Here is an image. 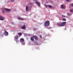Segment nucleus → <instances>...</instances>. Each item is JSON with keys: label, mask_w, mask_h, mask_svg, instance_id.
Wrapping results in <instances>:
<instances>
[{"label": "nucleus", "mask_w": 73, "mask_h": 73, "mask_svg": "<svg viewBox=\"0 0 73 73\" xmlns=\"http://www.w3.org/2000/svg\"><path fill=\"white\" fill-rule=\"evenodd\" d=\"M20 41L23 45H25V43H24V38H21L20 39Z\"/></svg>", "instance_id": "7ed1b4c3"}, {"label": "nucleus", "mask_w": 73, "mask_h": 73, "mask_svg": "<svg viewBox=\"0 0 73 73\" xmlns=\"http://www.w3.org/2000/svg\"><path fill=\"white\" fill-rule=\"evenodd\" d=\"M31 40L32 41H34V39H33V37H31Z\"/></svg>", "instance_id": "9b49d317"}, {"label": "nucleus", "mask_w": 73, "mask_h": 73, "mask_svg": "<svg viewBox=\"0 0 73 73\" xmlns=\"http://www.w3.org/2000/svg\"><path fill=\"white\" fill-rule=\"evenodd\" d=\"M40 38H42V36H41L40 35Z\"/></svg>", "instance_id": "bb28decb"}, {"label": "nucleus", "mask_w": 73, "mask_h": 73, "mask_svg": "<svg viewBox=\"0 0 73 73\" xmlns=\"http://www.w3.org/2000/svg\"><path fill=\"white\" fill-rule=\"evenodd\" d=\"M63 21H66V19H62Z\"/></svg>", "instance_id": "4be33fe9"}, {"label": "nucleus", "mask_w": 73, "mask_h": 73, "mask_svg": "<svg viewBox=\"0 0 73 73\" xmlns=\"http://www.w3.org/2000/svg\"><path fill=\"white\" fill-rule=\"evenodd\" d=\"M45 5V7H46V8H47L48 7V5Z\"/></svg>", "instance_id": "412c9836"}, {"label": "nucleus", "mask_w": 73, "mask_h": 73, "mask_svg": "<svg viewBox=\"0 0 73 73\" xmlns=\"http://www.w3.org/2000/svg\"><path fill=\"white\" fill-rule=\"evenodd\" d=\"M21 28L22 29H26V26L25 25H24L23 26L21 27Z\"/></svg>", "instance_id": "20e7f679"}, {"label": "nucleus", "mask_w": 73, "mask_h": 73, "mask_svg": "<svg viewBox=\"0 0 73 73\" xmlns=\"http://www.w3.org/2000/svg\"><path fill=\"white\" fill-rule=\"evenodd\" d=\"M0 20H4V18L3 17H0Z\"/></svg>", "instance_id": "1a4fd4ad"}, {"label": "nucleus", "mask_w": 73, "mask_h": 73, "mask_svg": "<svg viewBox=\"0 0 73 73\" xmlns=\"http://www.w3.org/2000/svg\"><path fill=\"white\" fill-rule=\"evenodd\" d=\"M18 35L19 36H21L22 35V33H18Z\"/></svg>", "instance_id": "4468645a"}, {"label": "nucleus", "mask_w": 73, "mask_h": 73, "mask_svg": "<svg viewBox=\"0 0 73 73\" xmlns=\"http://www.w3.org/2000/svg\"><path fill=\"white\" fill-rule=\"evenodd\" d=\"M62 17H65L66 16L64 15H62Z\"/></svg>", "instance_id": "5701e85b"}, {"label": "nucleus", "mask_w": 73, "mask_h": 73, "mask_svg": "<svg viewBox=\"0 0 73 73\" xmlns=\"http://www.w3.org/2000/svg\"><path fill=\"white\" fill-rule=\"evenodd\" d=\"M66 23V22H63L61 24H60V23H57V25L60 27H64V26L65 25Z\"/></svg>", "instance_id": "f257e3e1"}, {"label": "nucleus", "mask_w": 73, "mask_h": 73, "mask_svg": "<svg viewBox=\"0 0 73 73\" xmlns=\"http://www.w3.org/2000/svg\"><path fill=\"white\" fill-rule=\"evenodd\" d=\"M5 10L7 11V12H10V10L9 9H5Z\"/></svg>", "instance_id": "ddd939ff"}, {"label": "nucleus", "mask_w": 73, "mask_h": 73, "mask_svg": "<svg viewBox=\"0 0 73 73\" xmlns=\"http://www.w3.org/2000/svg\"><path fill=\"white\" fill-rule=\"evenodd\" d=\"M70 12H73V9H71L70 11Z\"/></svg>", "instance_id": "6ab92c4d"}, {"label": "nucleus", "mask_w": 73, "mask_h": 73, "mask_svg": "<svg viewBox=\"0 0 73 73\" xmlns=\"http://www.w3.org/2000/svg\"><path fill=\"white\" fill-rule=\"evenodd\" d=\"M29 9V7L28 6H26V11H28Z\"/></svg>", "instance_id": "9d476101"}, {"label": "nucleus", "mask_w": 73, "mask_h": 73, "mask_svg": "<svg viewBox=\"0 0 73 73\" xmlns=\"http://www.w3.org/2000/svg\"><path fill=\"white\" fill-rule=\"evenodd\" d=\"M67 15H68V16H69V15H70V14H69V13H68Z\"/></svg>", "instance_id": "b1692460"}, {"label": "nucleus", "mask_w": 73, "mask_h": 73, "mask_svg": "<svg viewBox=\"0 0 73 73\" xmlns=\"http://www.w3.org/2000/svg\"><path fill=\"white\" fill-rule=\"evenodd\" d=\"M33 37L34 38H35V40H38V38H37V37L36 36L33 35Z\"/></svg>", "instance_id": "423d86ee"}, {"label": "nucleus", "mask_w": 73, "mask_h": 73, "mask_svg": "<svg viewBox=\"0 0 73 73\" xmlns=\"http://www.w3.org/2000/svg\"><path fill=\"white\" fill-rule=\"evenodd\" d=\"M18 20H23L24 19L22 18H20V17H18Z\"/></svg>", "instance_id": "f8f14e48"}, {"label": "nucleus", "mask_w": 73, "mask_h": 73, "mask_svg": "<svg viewBox=\"0 0 73 73\" xmlns=\"http://www.w3.org/2000/svg\"><path fill=\"white\" fill-rule=\"evenodd\" d=\"M11 2H14L15 1V0H10Z\"/></svg>", "instance_id": "aec40b11"}, {"label": "nucleus", "mask_w": 73, "mask_h": 73, "mask_svg": "<svg viewBox=\"0 0 73 73\" xmlns=\"http://www.w3.org/2000/svg\"><path fill=\"white\" fill-rule=\"evenodd\" d=\"M34 44H35V45H37V44H38V43L36 42H34Z\"/></svg>", "instance_id": "dca6fc26"}, {"label": "nucleus", "mask_w": 73, "mask_h": 73, "mask_svg": "<svg viewBox=\"0 0 73 73\" xmlns=\"http://www.w3.org/2000/svg\"><path fill=\"white\" fill-rule=\"evenodd\" d=\"M48 7L50 8H52V6L50 5H48Z\"/></svg>", "instance_id": "f3484780"}, {"label": "nucleus", "mask_w": 73, "mask_h": 73, "mask_svg": "<svg viewBox=\"0 0 73 73\" xmlns=\"http://www.w3.org/2000/svg\"><path fill=\"white\" fill-rule=\"evenodd\" d=\"M35 3L36 4H37V5L38 6H40V3L38 1H36V2Z\"/></svg>", "instance_id": "0eeeda50"}, {"label": "nucleus", "mask_w": 73, "mask_h": 73, "mask_svg": "<svg viewBox=\"0 0 73 73\" xmlns=\"http://www.w3.org/2000/svg\"><path fill=\"white\" fill-rule=\"evenodd\" d=\"M19 36H16L14 37L16 39V40H18V38H19Z\"/></svg>", "instance_id": "6e6552de"}, {"label": "nucleus", "mask_w": 73, "mask_h": 73, "mask_svg": "<svg viewBox=\"0 0 73 73\" xmlns=\"http://www.w3.org/2000/svg\"><path fill=\"white\" fill-rule=\"evenodd\" d=\"M50 24V23L49 21H47L44 23V27H48L49 26Z\"/></svg>", "instance_id": "f03ea898"}, {"label": "nucleus", "mask_w": 73, "mask_h": 73, "mask_svg": "<svg viewBox=\"0 0 73 73\" xmlns=\"http://www.w3.org/2000/svg\"><path fill=\"white\" fill-rule=\"evenodd\" d=\"M16 41L17 42V43L19 42V40H18V39H17V40H16Z\"/></svg>", "instance_id": "a211bd4d"}, {"label": "nucleus", "mask_w": 73, "mask_h": 73, "mask_svg": "<svg viewBox=\"0 0 73 73\" xmlns=\"http://www.w3.org/2000/svg\"><path fill=\"white\" fill-rule=\"evenodd\" d=\"M2 12L3 13H4V11H2Z\"/></svg>", "instance_id": "393cba45"}, {"label": "nucleus", "mask_w": 73, "mask_h": 73, "mask_svg": "<svg viewBox=\"0 0 73 73\" xmlns=\"http://www.w3.org/2000/svg\"><path fill=\"white\" fill-rule=\"evenodd\" d=\"M4 35H5V36H8V33L7 31H5L4 33Z\"/></svg>", "instance_id": "39448f33"}, {"label": "nucleus", "mask_w": 73, "mask_h": 73, "mask_svg": "<svg viewBox=\"0 0 73 73\" xmlns=\"http://www.w3.org/2000/svg\"><path fill=\"white\" fill-rule=\"evenodd\" d=\"M66 1H69V0H66Z\"/></svg>", "instance_id": "a878e982"}, {"label": "nucleus", "mask_w": 73, "mask_h": 73, "mask_svg": "<svg viewBox=\"0 0 73 73\" xmlns=\"http://www.w3.org/2000/svg\"><path fill=\"white\" fill-rule=\"evenodd\" d=\"M71 5L72 6V7H73V3L71 4Z\"/></svg>", "instance_id": "cd10ccee"}, {"label": "nucleus", "mask_w": 73, "mask_h": 73, "mask_svg": "<svg viewBox=\"0 0 73 73\" xmlns=\"http://www.w3.org/2000/svg\"><path fill=\"white\" fill-rule=\"evenodd\" d=\"M61 8L62 9H64V5H62L61 6Z\"/></svg>", "instance_id": "2eb2a0df"}]
</instances>
